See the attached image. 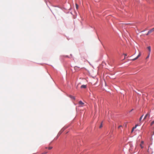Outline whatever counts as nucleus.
<instances>
[{"label":"nucleus","mask_w":154,"mask_h":154,"mask_svg":"<svg viewBox=\"0 0 154 154\" xmlns=\"http://www.w3.org/2000/svg\"><path fill=\"white\" fill-rule=\"evenodd\" d=\"M134 131V129L132 128V131H131V132H133Z\"/></svg>","instance_id":"nucleus-18"},{"label":"nucleus","mask_w":154,"mask_h":154,"mask_svg":"<svg viewBox=\"0 0 154 154\" xmlns=\"http://www.w3.org/2000/svg\"><path fill=\"white\" fill-rule=\"evenodd\" d=\"M154 124V121H152L151 124V125H153V124Z\"/></svg>","instance_id":"nucleus-14"},{"label":"nucleus","mask_w":154,"mask_h":154,"mask_svg":"<svg viewBox=\"0 0 154 154\" xmlns=\"http://www.w3.org/2000/svg\"><path fill=\"white\" fill-rule=\"evenodd\" d=\"M52 148V147H51V146L49 147L48 148V149H49V150H50V149H51Z\"/></svg>","instance_id":"nucleus-13"},{"label":"nucleus","mask_w":154,"mask_h":154,"mask_svg":"<svg viewBox=\"0 0 154 154\" xmlns=\"http://www.w3.org/2000/svg\"><path fill=\"white\" fill-rule=\"evenodd\" d=\"M133 109H131V111H130V112H131L133 110Z\"/></svg>","instance_id":"nucleus-21"},{"label":"nucleus","mask_w":154,"mask_h":154,"mask_svg":"<svg viewBox=\"0 0 154 154\" xmlns=\"http://www.w3.org/2000/svg\"><path fill=\"white\" fill-rule=\"evenodd\" d=\"M70 97L72 99H75V98L73 96H70Z\"/></svg>","instance_id":"nucleus-12"},{"label":"nucleus","mask_w":154,"mask_h":154,"mask_svg":"<svg viewBox=\"0 0 154 154\" xmlns=\"http://www.w3.org/2000/svg\"><path fill=\"white\" fill-rule=\"evenodd\" d=\"M141 55V53H139V54L138 56L135 58L132 59V60L134 61L138 59Z\"/></svg>","instance_id":"nucleus-1"},{"label":"nucleus","mask_w":154,"mask_h":154,"mask_svg":"<svg viewBox=\"0 0 154 154\" xmlns=\"http://www.w3.org/2000/svg\"><path fill=\"white\" fill-rule=\"evenodd\" d=\"M154 31V28L151 29L148 31V33H151Z\"/></svg>","instance_id":"nucleus-3"},{"label":"nucleus","mask_w":154,"mask_h":154,"mask_svg":"<svg viewBox=\"0 0 154 154\" xmlns=\"http://www.w3.org/2000/svg\"><path fill=\"white\" fill-rule=\"evenodd\" d=\"M86 88V85H82L81 87V88Z\"/></svg>","instance_id":"nucleus-6"},{"label":"nucleus","mask_w":154,"mask_h":154,"mask_svg":"<svg viewBox=\"0 0 154 154\" xmlns=\"http://www.w3.org/2000/svg\"><path fill=\"white\" fill-rule=\"evenodd\" d=\"M45 148V149H47L48 147H46Z\"/></svg>","instance_id":"nucleus-22"},{"label":"nucleus","mask_w":154,"mask_h":154,"mask_svg":"<svg viewBox=\"0 0 154 154\" xmlns=\"http://www.w3.org/2000/svg\"><path fill=\"white\" fill-rule=\"evenodd\" d=\"M150 54H149V53H148V55L147 56V57H146V59H147L149 58V57Z\"/></svg>","instance_id":"nucleus-9"},{"label":"nucleus","mask_w":154,"mask_h":154,"mask_svg":"<svg viewBox=\"0 0 154 154\" xmlns=\"http://www.w3.org/2000/svg\"><path fill=\"white\" fill-rule=\"evenodd\" d=\"M79 103L82 106L84 104V103L81 101H80L79 102Z\"/></svg>","instance_id":"nucleus-7"},{"label":"nucleus","mask_w":154,"mask_h":154,"mask_svg":"<svg viewBox=\"0 0 154 154\" xmlns=\"http://www.w3.org/2000/svg\"><path fill=\"white\" fill-rule=\"evenodd\" d=\"M143 115H142L140 117V119H139V121L140 122L141 121L142 118H143Z\"/></svg>","instance_id":"nucleus-8"},{"label":"nucleus","mask_w":154,"mask_h":154,"mask_svg":"<svg viewBox=\"0 0 154 154\" xmlns=\"http://www.w3.org/2000/svg\"><path fill=\"white\" fill-rule=\"evenodd\" d=\"M144 142L143 141H142L141 142V143L140 145V146L141 148H143V146H142V145L143 144Z\"/></svg>","instance_id":"nucleus-5"},{"label":"nucleus","mask_w":154,"mask_h":154,"mask_svg":"<svg viewBox=\"0 0 154 154\" xmlns=\"http://www.w3.org/2000/svg\"><path fill=\"white\" fill-rule=\"evenodd\" d=\"M138 126V125H135V126L134 127H133V129H134V130Z\"/></svg>","instance_id":"nucleus-11"},{"label":"nucleus","mask_w":154,"mask_h":154,"mask_svg":"<svg viewBox=\"0 0 154 154\" xmlns=\"http://www.w3.org/2000/svg\"><path fill=\"white\" fill-rule=\"evenodd\" d=\"M124 54V55H125V57L126 56H127V54Z\"/></svg>","instance_id":"nucleus-17"},{"label":"nucleus","mask_w":154,"mask_h":154,"mask_svg":"<svg viewBox=\"0 0 154 154\" xmlns=\"http://www.w3.org/2000/svg\"><path fill=\"white\" fill-rule=\"evenodd\" d=\"M77 67H77V66H75V69H76V68H77Z\"/></svg>","instance_id":"nucleus-20"},{"label":"nucleus","mask_w":154,"mask_h":154,"mask_svg":"<svg viewBox=\"0 0 154 154\" xmlns=\"http://www.w3.org/2000/svg\"><path fill=\"white\" fill-rule=\"evenodd\" d=\"M122 127V125H119L118 127V129H119L121 127Z\"/></svg>","instance_id":"nucleus-16"},{"label":"nucleus","mask_w":154,"mask_h":154,"mask_svg":"<svg viewBox=\"0 0 154 154\" xmlns=\"http://www.w3.org/2000/svg\"><path fill=\"white\" fill-rule=\"evenodd\" d=\"M147 49H148L149 51V54L150 53L151 51V48L150 46H148L147 48Z\"/></svg>","instance_id":"nucleus-4"},{"label":"nucleus","mask_w":154,"mask_h":154,"mask_svg":"<svg viewBox=\"0 0 154 154\" xmlns=\"http://www.w3.org/2000/svg\"><path fill=\"white\" fill-rule=\"evenodd\" d=\"M75 6H76V8L77 9L78 8L79 6L77 4H76Z\"/></svg>","instance_id":"nucleus-10"},{"label":"nucleus","mask_w":154,"mask_h":154,"mask_svg":"<svg viewBox=\"0 0 154 154\" xmlns=\"http://www.w3.org/2000/svg\"><path fill=\"white\" fill-rule=\"evenodd\" d=\"M150 116V115L149 113H148L145 116V117H144L143 119V120L145 119H146L147 118H149Z\"/></svg>","instance_id":"nucleus-2"},{"label":"nucleus","mask_w":154,"mask_h":154,"mask_svg":"<svg viewBox=\"0 0 154 154\" xmlns=\"http://www.w3.org/2000/svg\"><path fill=\"white\" fill-rule=\"evenodd\" d=\"M102 127V123L101 124V125H100L99 127V128H101Z\"/></svg>","instance_id":"nucleus-15"},{"label":"nucleus","mask_w":154,"mask_h":154,"mask_svg":"<svg viewBox=\"0 0 154 154\" xmlns=\"http://www.w3.org/2000/svg\"><path fill=\"white\" fill-rule=\"evenodd\" d=\"M150 33H148V32L146 34V35H148L149 34H150Z\"/></svg>","instance_id":"nucleus-19"}]
</instances>
